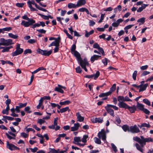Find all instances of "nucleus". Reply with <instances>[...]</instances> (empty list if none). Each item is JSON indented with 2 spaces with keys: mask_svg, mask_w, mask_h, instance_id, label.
<instances>
[{
  "mask_svg": "<svg viewBox=\"0 0 153 153\" xmlns=\"http://www.w3.org/2000/svg\"><path fill=\"white\" fill-rule=\"evenodd\" d=\"M94 30H91L89 32H88L87 31H86L85 36L86 37H88L90 35L94 33Z\"/></svg>",
  "mask_w": 153,
  "mask_h": 153,
  "instance_id": "2f4dec72",
  "label": "nucleus"
},
{
  "mask_svg": "<svg viewBox=\"0 0 153 153\" xmlns=\"http://www.w3.org/2000/svg\"><path fill=\"white\" fill-rule=\"evenodd\" d=\"M37 31L41 33H45L46 31L43 29H37Z\"/></svg>",
  "mask_w": 153,
  "mask_h": 153,
  "instance_id": "e2e57ef3",
  "label": "nucleus"
},
{
  "mask_svg": "<svg viewBox=\"0 0 153 153\" xmlns=\"http://www.w3.org/2000/svg\"><path fill=\"white\" fill-rule=\"evenodd\" d=\"M112 148L114 152H116L117 151V149L116 146L114 145V143H112L111 144Z\"/></svg>",
  "mask_w": 153,
  "mask_h": 153,
  "instance_id": "de8ad7c7",
  "label": "nucleus"
},
{
  "mask_svg": "<svg viewBox=\"0 0 153 153\" xmlns=\"http://www.w3.org/2000/svg\"><path fill=\"white\" fill-rule=\"evenodd\" d=\"M115 122L116 123L118 124H120V123L121 121L119 117H116Z\"/></svg>",
  "mask_w": 153,
  "mask_h": 153,
  "instance_id": "69168bd1",
  "label": "nucleus"
},
{
  "mask_svg": "<svg viewBox=\"0 0 153 153\" xmlns=\"http://www.w3.org/2000/svg\"><path fill=\"white\" fill-rule=\"evenodd\" d=\"M32 52V51L30 49H26L24 52V54H26L27 53H30Z\"/></svg>",
  "mask_w": 153,
  "mask_h": 153,
  "instance_id": "13d9d810",
  "label": "nucleus"
},
{
  "mask_svg": "<svg viewBox=\"0 0 153 153\" xmlns=\"http://www.w3.org/2000/svg\"><path fill=\"white\" fill-rule=\"evenodd\" d=\"M20 135L21 136L25 138L27 137L28 136V134H27L24 132L21 133L20 134Z\"/></svg>",
  "mask_w": 153,
  "mask_h": 153,
  "instance_id": "5fc2aeb1",
  "label": "nucleus"
},
{
  "mask_svg": "<svg viewBox=\"0 0 153 153\" xmlns=\"http://www.w3.org/2000/svg\"><path fill=\"white\" fill-rule=\"evenodd\" d=\"M27 105V103L25 102L24 103H19L18 104V107L20 108H23L24 107L26 106Z\"/></svg>",
  "mask_w": 153,
  "mask_h": 153,
  "instance_id": "58836bf2",
  "label": "nucleus"
},
{
  "mask_svg": "<svg viewBox=\"0 0 153 153\" xmlns=\"http://www.w3.org/2000/svg\"><path fill=\"white\" fill-rule=\"evenodd\" d=\"M76 115L77 117V121L81 122L84 120V117L81 115L79 112H78L76 113Z\"/></svg>",
  "mask_w": 153,
  "mask_h": 153,
  "instance_id": "dca6fc26",
  "label": "nucleus"
},
{
  "mask_svg": "<svg viewBox=\"0 0 153 153\" xmlns=\"http://www.w3.org/2000/svg\"><path fill=\"white\" fill-rule=\"evenodd\" d=\"M108 61H109V60L106 58H105L104 59L102 60V62L105 65H107Z\"/></svg>",
  "mask_w": 153,
  "mask_h": 153,
  "instance_id": "864d4df0",
  "label": "nucleus"
},
{
  "mask_svg": "<svg viewBox=\"0 0 153 153\" xmlns=\"http://www.w3.org/2000/svg\"><path fill=\"white\" fill-rule=\"evenodd\" d=\"M68 7L69 8H76L77 7V4L72 3H69L68 4Z\"/></svg>",
  "mask_w": 153,
  "mask_h": 153,
  "instance_id": "c756f323",
  "label": "nucleus"
},
{
  "mask_svg": "<svg viewBox=\"0 0 153 153\" xmlns=\"http://www.w3.org/2000/svg\"><path fill=\"white\" fill-rule=\"evenodd\" d=\"M71 102L70 101L67 100L63 102H60L59 103L61 105L68 104L70 103Z\"/></svg>",
  "mask_w": 153,
  "mask_h": 153,
  "instance_id": "ea45409f",
  "label": "nucleus"
},
{
  "mask_svg": "<svg viewBox=\"0 0 153 153\" xmlns=\"http://www.w3.org/2000/svg\"><path fill=\"white\" fill-rule=\"evenodd\" d=\"M143 102L149 106L151 105V103L147 99H143Z\"/></svg>",
  "mask_w": 153,
  "mask_h": 153,
  "instance_id": "72a5a7b5",
  "label": "nucleus"
},
{
  "mask_svg": "<svg viewBox=\"0 0 153 153\" xmlns=\"http://www.w3.org/2000/svg\"><path fill=\"white\" fill-rule=\"evenodd\" d=\"M78 62H79L80 65L82 68H83L85 71H87L88 70L86 68V66H88L89 64L86 59H84L83 60L80 59L79 60Z\"/></svg>",
  "mask_w": 153,
  "mask_h": 153,
  "instance_id": "39448f33",
  "label": "nucleus"
},
{
  "mask_svg": "<svg viewBox=\"0 0 153 153\" xmlns=\"http://www.w3.org/2000/svg\"><path fill=\"white\" fill-rule=\"evenodd\" d=\"M54 91H58L61 93H63L64 92V91L62 90L60 86L56 87L54 89Z\"/></svg>",
  "mask_w": 153,
  "mask_h": 153,
  "instance_id": "c85d7f7f",
  "label": "nucleus"
},
{
  "mask_svg": "<svg viewBox=\"0 0 153 153\" xmlns=\"http://www.w3.org/2000/svg\"><path fill=\"white\" fill-rule=\"evenodd\" d=\"M88 136L87 135H85L83 136V138L81 140V141L83 143H85L86 142V139L88 138Z\"/></svg>",
  "mask_w": 153,
  "mask_h": 153,
  "instance_id": "79ce46f5",
  "label": "nucleus"
},
{
  "mask_svg": "<svg viewBox=\"0 0 153 153\" xmlns=\"http://www.w3.org/2000/svg\"><path fill=\"white\" fill-rule=\"evenodd\" d=\"M148 67V66L147 65L143 66L140 67V69L141 70H145L147 69Z\"/></svg>",
  "mask_w": 153,
  "mask_h": 153,
  "instance_id": "680f3d73",
  "label": "nucleus"
},
{
  "mask_svg": "<svg viewBox=\"0 0 153 153\" xmlns=\"http://www.w3.org/2000/svg\"><path fill=\"white\" fill-rule=\"evenodd\" d=\"M122 127V129L125 131H129V127L126 125H123Z\"/></svg>",
  "mask_w": 153,
  "mask_h": 153,
  "instance_id": "c9c22d12",
  "label": "nucleus"
},
{
  "mask_svg": "<svg viewBox=\"0 0 153 153\" xmlns=\"http://www.w3.org/2000/svg\"><path fill=\"white\" fill-rule=\"evenodd\" d=\"M138 126L140 128H141L142 127H146L147 128H149L150 127V125L149 124H147L146 123H144L141 124V125H138Z\"/></svg>",
  "mask_w": 153,
  "mask_h": 153,
  "instance_id": "cd10ccee",
  "label": "nucleus"
},
{
  "mask_svg": "<svg viewBox=\"0 0 153 153\" xmlns=\"http://www.w3.org/2000/svg\"><path fill=\"white\" fill-rule=\"evenodd\" d=\"M71 53L76 57L78 61H79V60L81 58L80 53L77 51H74Z\"/></svg>",
  "mask_w": 153,
  "mask_h": 153,
  "instance_id": "f3484780",
  "label": "nucleus"
},
{
  "mask_svg": "<svg viewBox=\"0 0 153 153\" xmlns=\"http://www.w3.org/2000/svg\"><path fill=\"white\" fill-rule=\"evenodd\" d=\"M118 105L120 108H123L126 109L128 105L125 103L123 102H119Z\"/></svg>",
  "mask_w": 153,
  "mask_h": 153,
  "instance_id": "412c9836",
  "label": "nucleus"
},
{
  "mask_svg": "<svg viewBox=\"0 0 153 153\" xmlns=\"http://www.w3.org/2000/svg\"><path fill=\"white\" fill-rule=\"evenodd\" d=\"M94 140L95 142L97 144H100L101 143V141L100 139V138H98L97 137H95L94 138Z\"/></svg>",
  "mask_w": 153,
  "mask_h": 153,
  "instance_id": "e433bc0d",
  "label": "nucleus"
},
{
  "mask_svg": "<svg viewBox=\"0 0 153 153\" xmlns=\"http://www.w3.org/2000/svg\"><path fill=\"white\" fill-rule=\"evenodd\" d=\"M79 126L80 124L79 123H74V126L71 128V131H77L79 129Z\"/></svg>",
  "mask_w": 153,
  "mask_h": 153,
  "instance_id": "a211bd4d",
  "label": "nucleus"
},
{
  "mask_svg": "<svg viewBox=\"0 0 153 153\" xmlns=\"http://www.w3.org/2000/svg\"><path fill=\"white\" fill-rule=\"evenodd\" d=\"M137 71H134L132 74V78L134 80L136 79V76L137 74Z\"/></svg>",
  "mask_w": 153,
  "mask_h": 153,
  "instance_id": "09e8293b",
  "label": "nucleus"
},
{
  "mask_svg": "<svg viewBox=\"0 0 153 153\" xmlns=\"http://www.w3.org/2000/svg\"><path fill=\"white\" fill-rule=\"evenodd\" d=\"M37 51L39 54L45 56H49L51 54L52 52L51 50L48 51L47 50H42L40 48H38L37 50Z\"/></svg>",
  "mask_w": 153,
  "mask_h": 153,
  "instance_id": "423d86ee",
  "label": "nucleus"
},
{
  "mask_svg": "<svg viewBox=\"0 0 153 153\" xmlns=\"http://www.w3.org/2000/svg\"><path fill=\"white\" fill-rule=\"evenodd\" d=\"M100 74V73L99 71H97L95 74H93V77H94V79H96L99 76Z\"/></svg>",
  "mask_w": 153,
  "mask_h": 153,
  "instance_id": "3c124183",
  "label": "nucleus"
},
{
  "mask_svg": "<svg viewBox=\"0 0 153 153\" xmlns=\"http://www.w3.org/2000/svg\"><path fill=\"white\" fill-rule=\"evenodd\" d=\"M101 56L100 55H94L92 56L90 59V60L92 63H93L95 60H97L100 58L101 59Z\"/></svg>",
  "mask_w": 153,
  "mask_h": 153,
  "instance_id": "4468645a",
  "label": "nucleus"
},
{
  "mask_svg": "<svg viewBox=\"0 0 153 153\" xmlns=\"http://www.w3.org/2000/svg\"><path fill=\"white\" fill-rule=\"evenodd\" d=\"M27 42L30 44H33L36 42V40L34 39H30L27 41Z\"/></svg>",
  "mask_w": 153,
  "mask_h": 153,
  "instance_id": "0e129e2a",
  "label": "nucleus"
},
{
  "mask_svg": "<svg viewBox=\"0 0 153 153\" xmlns=\"http://www.w3.org/2000/svg\"><path fill=\"white\" fill-rule=\"evenodd\" d=\"M139 110L143 111L146 114H149L150 113V111L146 108H144V105L142 103L137 102L136 106Z\"/></svg>",
  "mask_w": 153,
  "mask_h": 153,
  "instance_id": "20e7f679",
  "label": "nucleus"
},
{
  "mask_svg": "<svg viewBox=\"0 0 153 153\" xmlns=\"http://www.w3.org/2000/svg\"><path fill=\"white\" fill-rule=\"evenodd\" d=\"M4 33L5 31H9L12 30V27H6L3 28Z\"/></svg>",
  "mask_w": 153,
  "mask_h": 153,
  "instance_id": "bf43d9fd",
  "label": "nucleus"
},
{
  "mask_svg": "<svg viewBox=\"0 0 153 153\" xmlns=\"http://www.w3.org/2000/svg\"><path fill=\"white\" fill-rule=\"evenodd\" d=\"M35 2L34 0H29L27 2V4L28 7L30 8V10L32 11H36V10L35 8L33 7L31 5L32 4L34 5L35 4Z\"/></svg>",
  "mask_w": 153,
  "mask_h": 153,
  "instance_id": "9b49d317",
  "label": "nucleus"
},
{
  "mask_svg": "<svg viewBox=\"0 0 153 153\" xmlns=\"http://www.w3.org/2000/svg\"><path fill=\"white\" fill-rule=\"evenodd\" d=\"M76 71L77 73H81L82 72V70L79 66H78L76 68Z\"/></svg>",
  "mask_w": 153,
  "mask_h": 153,
  "instance_id": "338daca9",
  "label": "nucleus"
},
{
  "mask_svg": "<svg viewBox=\"0 0 153 153\" xmlns=\"http://www.w3.org/2000/svg\"><path fill=\"white\" fill-rule=\"evenodd\" d=\"M93 47L94 48L98 49V51L101 53L102 56H105V53L103 48L100 47V45L97 43H95L93 46Z\"/></svg>",
  "mask_w": 153,
  "mask_h": 153,
  "instance_id": "9d476101",
  "label": "nucleus"
},
{
  "mask_svg": "<svg viewBox=\"0 0 153 153\" xmlns=\"http://www.w3.org/2000/svg\"><path fill=\"white\" fill-rule=\"evenodd\" d=\"M60 37H58L55 40V41L52 42L53 46H59V43L60 41Z\"/></svg>",
  "mask_w": 153,
  "mask_h": 153,
  "instance_id": "2eb2a0df",
  "label": "nucleus"
},
{
  "mask_svg": "<svg viewBox=\"0 0 153 153\" xmlns=\"http://www.w3.org/2000/svg\"><path fill=\"white\" fill-rule=\"evenodd\" d=\"M103 121V118L102 117L95 118L94 121V123H102Z\"/></svg>",
  "mask_w": 153,
  "mask_h": 153,
  "instance_id": "a878e982",
  "label": "nucleus"
},
{
  "mask_svg": "<svg viewBox=\"0 0 153 153\" xmlns=\"http://www.w3.org/2000/svg\"><path fill=\"white\" fill-rule=\"evenodd\" d=\"M30 149L31 150V151L33 152H35L38 150V149L36 147H35L33 148H30Z\"/></svg>",
  "mask_w": 153,
  "mask_h": 153,
  "instance_id": "774afa93",
  "label": "nucleus"
},
{
  "mask_svg": "<svg viewBox=\"0 0 153 153\" xmlns=\"http://www.w3.org/2000/svg\"><path fill=\"white\" fill-rule=\"evenodd\" d=\"M69 110V107H66L60 109V112L61 113L64 112Z\"/></svg>",
  "mask_w": 153,
  "mask_h": 153,
  "instance_id": "49530a36",
  "label": "nucleus"
},
{
  "mask_svg": "<svg viewBox=\"0 0 153 153\" xmlns=\"http://www.w3.org/2000/svg\"><path fill=\"white\" fill-rule=\"evenodd\" d=\"M126 109H128L130 113H134L136 110V107L135 105H133L131 107H130L128 105Z\"/></svg>",
  "mask_w": 153,
  "mask_h": 153,
  "instance_id": "6ab92c4d",
  "label": "nucleus"
},
{
  "mask_svg": "<svg viewBox=\"0 0 153 153\" xmlns=\"http://www.w3.org/2000/svg\"><path fill=\"white\" fill-rule=\"evenodd\" d=\"M86 3L85 0H79L77 2V7H79L85 5Z\"/></svg>",
  "mask_w": 153,
  "mask_h": 153,
  "instance_id": "aec40b11",
  "label": "nucleus"
},
{
  "mask_svg": "<svg viewBox=\"0 0 153 153\" xmlns=\"http://www.w3.org/2000/svg\"><path fill=\"white\" fill-rule=\"evenodd\" d=\"M107 112L111 116L114 117V110L111 108H105Z\"/></svg>",
  "mask_w": 153,
  "mask_h": 153,
  "instance_id": "5701e85b",
  "label": "nucleus"
},
{
  "mask_svg": "<svg viewBox=\"0 0 153 153\" xmlns=\"http://www.w3.org/2000/svg\"><path fill=\"white\" fill-rule=\"evenodd\" d=\"M23 19L27 20V21L25 20L22 21L21 23V25L25 27H27L30 25H32L35 22V21L32 19L29 18L26 15H25L22 17Z\"/></svg>",
  "mask_w": 153,
  "mask_h": 153,
  "instance_id": "f257e3e1",
  "label": "nucleus"
},
{
  "mask_svg": "<svg viewBox=\"0 0 153 153\" xmlns=\"http://www.w3.org/2000/svg\"><path fill=\"white\" fill-rule=\"evenodd\" d=\"M13 48L12 46H10L9 47H4L2 51V52H7L9 51V50L10 49Z\"/></svg>",
  "mask_w": 153,
  "mask_h": 153,
  "instance_id": "bb28decb",
  "label": "nucleus"
},
{
  "mask_svg": "<svg viewBox=\"0 0 153 153\" xmlns=\"http://www.w3.org/2000/svg\"><path fill=\"white\" fill-rule=\"evenodd\" d=\"M133 139L134 140L140 144V145L138 143H136L134 145L138 150L143 153L144 150L143 148L145 145H143V143L141 140L140 138L137 136H136L134 137Z\"/></svg>",
  "mask_w": 153,
  "mask_h": 153,
  "instance_id": "f03ea898",
  "label": "nucleus"
},
{
  "mask_svg": "<svg viewBox=\"0 0 153 153\" xmlns=\"http://www.w3.org/2000/svg\"><path fill=\"white\" fill-rule=\"evenodd\" d=\"M97 136L100 139L101 137L102 140L104 141L106 140V134L104 130H102L100 131L99 132Z\"/></svg>",
  "mask_w": 153,
  "mask_h": 153,
  "instance_id": "1a4fd4ad",
  "label": "nucleus"
},
{
  "mask_svg": "<svg viewBox=\"0 0 153 153\" xmlns=\"http://www.w3.org/2000/svg\"><path fill=\"white\" fill-rule=\"evenodd\" d=\"M5 134L6 135L7 137V138L10 140H11L12 139H15V137H13L12 136H11L8 133H6Z\"/></svg>",
  "mask_w": 153,
  "mask_h": 153,
  "instance_id": "052dcab7",
  "label": "nucleus"
},
{
  "mask_svg": "<svg viewBox=\"0 0 153 153\" xmlns=\"http://www.w3.org/2000/svg\"><path fill=\"white\" fill-rule=\"evenodd\" d=\"M129 131L133 133H138L140 132L139 128L136 125L130 126L129 128Z\"/></svg>",
  "mask_w": 153,
  "mask_h": 153,
  "instance_id": "0eeeda50",
  "label": "nucleus"
},
{
  "mask_svg": "<svg viewBox=\"0 0 153 153\" xmlns=\"http://www.w3.org/2000/svg\"><path fill=\"white\" fill-rule=\"evenodd\" d=\"M8 36L10 37L15 39H17L18 37V35H14L12 33H9Z\"/></svg>",
  "mask_w": 153,
  "mask_h": 153,
  "instance_id": "f704fd0d",
  "label": "nucleus"
},
{
  "mask_svg": "<svg viewBox=\"0 0 153 153\" xmlns=\"http://www.w3.org/2000/svg\"><path fill=\"white\" fill-rule=\"evenodd\" d=\"M49 153H58V152L59 151V149L56 150L54 149H52L49 148Z\"/></svg>",
  "mask_w": 153,
  "mask_h": 153,
  "instance_id": "473e14b6",
  "label": "nucleus"
},
{
  "mask_svg": "<svg viewBox=\"0 0 153 153\" xmlns=\"http://www.w3.org/2000/svg\"><path fill=\"white\" fill-rule=\"evenodd\" d=\"M116 87V84H114L110 88V91L108 92L109 94L110 95L111 94L112 92L115 90Z\"/></svg>",
  "mask_w": 153,
  "mask_h": 153,
  "instance_id": "393cba45",
  "label": "nucleus"
},
{
  "mask_svg": "<svg viewBox=\"0 0 153 153\" xmlns=\"http://www.w3.org/2000/svg\"><path fill=\"white\" fill-rule=\"evenodd\" d=\"M150 73V72L148 71H143L142 72V73L141 75V76H145L146 75L149 74Z\"/></svg>",
  "mask_w": 153,
  "mask_h": 153,
  "instance_id": "603ef678",
  "label": "nucleus"
},
{
  "mask_svg": "<svg viewBox=\"0 0 153 153\" xmlns=\"http://www.w3.org/2000/svg\"><path fill=\"white\" fill-rule=\"evenodd\" d=\"M117 100L119 102L124 101V97L123 96H118L117 97Z\"/></svg>",
  "mask_w": 153,
  "mask_h": 153,
  "instance_id": "a19ab883",
  "label": "nucleus"
},
{
  "mask_svg": "<svg viewBox=\"0 0 153 153\" xmlns=\"http://www.w3.org/2000/svg\"><path fill=\"white\" fill-rule=\"evenodd\" d=\"M145 18L144 17H143L139 19H138L137 21V22H141L142 24H143L145 21ZM141 24H139V25H140Z\"/></svg>",
  "mask_w": 153,
  "mask_h": 153,
  "instance_id": "4c0bfd02",
  "label": "nucleus"
},
{
  "mask_svg": "<svg viewBox=\"0 0 153 153\" xmlns=\"http://www.w3.org/2000/svg\"><path fill=\"white\" fill-rule=\"evenodd\" d=\"M23 49H16V50L13 52L12 55L13 56H16L22 53L23 52Z\"/></svg>",
  "mask_w": 153,
  "mask_h": 153,
  "instance_id": "ddd939ff",
  "label": "nucleus"
},
{
  "mask_svg": "<svg viewBox=\"0 0 153 153\" xmlns=\"http://www.w3.org/2000/svg\"><path fill=\"white\" fill-rule=\"evenodd\" d=\"M45 122V121L42 118V119H38L37 123L39 124L40 125H41Z\"/></svg>",
  "mask_w": 153,
  "mask_h": 153,
  "instance_id": "8fccbe9b",
  "label": "nucleus"
},
{
  "mask_svg": "<svg viewBox=\"0 0 153 153\" xmlns=\"http://www.w3.org/2000/svg\"><path fill=\"white\" fill-rule=\"evenodd\" d=\"M0 49H3L4 47L1 46V45L7 46L14 44L12 40L10 39H5L3 38H1L0 39Z\"/></svg>",
  "mask_w": 153,
  "mask_h": 153,
  "instance_id": "7ed1b4c3",
  "label": "nucleus"
},
{
  "mask_svg": "<svg viewBox=\"0 0 153 153\" xmlns=\"http://www.w3.org/2000/svg\"><path fill=\"white\" fill-rule=\"evenodd\" d=\"M81 141V140L80 137H74V141L73 143L76 144L78 143H79Z\"/></svg>",
  "mask_w": 153,
  "mask_h": 153,
  "instance_id": "4be33fe9",
  "label": "nucleus"
},
{
  "mask_svg": "<svg viewBox=\"0 0 153 153\" xmlns=\"http://www.w3.org/2000/svg\"><path fill=\"white\" fill-rule=\"evenodd\" d=\"M45 70V69L43 67H39L38 69H36V70L32 72V74L33 75L34 74L37 73L38 71H40V70Z\"/></svg>",
  "mask_w": 153,
  "mask_h": 153,
  "instance_id": "7c9ffc66",
  "label": "nucleus"
},
{
  "mask_svg": "<svg viewBox=\"0 0 153 153\" xmlns=\"http://www.w3.org/2000/svg\"><path fill=\"white\" fill-rule=\"evenodd\" d=\"M7 148L11 150H13L16 149L19 150V148L15 146L14 145L12 144L8 143L7 145Z\"/></svg>",
  "mask_w": 153,
  "mask_h": 153,
  "instance_id": "f8f14e48",
  "label": "nucleus"
},
{
  "mask_svg": "<svg viewBox=\"0 0 153 153\" xmlns=\"http://www.w3.org/2000/svg\"><path fill=\"white\" fill-rule=\"evenodd\" d=\"M140 137L141 140L143 142V145H146V142H153V139L151 137H149L147 138H144L143 136H141Z\"/></svg>",
  "mask_w": 153,
  "mask_h": 153,
  "instance_id": "6e6552de",
  "label": "nucleus"
},
{
  "mask_svg": "<svg viewBox=\"0 0 153 153\" xmlns=\"http://www.w3.org/2000/svg\"><path fill=\"white\" fill-rule=\"evenodd\" d=\"M76 49V46L75 44H73L72 45L71 48V53H72V52H74V51H76L75 49Z\"/></svg>",
  "mask_w": 153,
  "mask_h": 153,
  "instance_id": "4d7b16f0",
  "label": "nucleus"
},
{
  "mask_svg": "<svg viewBox=\"0 0 153 153\" xmlns=\"http://www.w3.org/2000/svg\"><path fill=\"white\" fill-rule=\"evenodd\" d=\"M105 15V14H102V13L101 14L100 19L98 22L99 23H100L102 22V20L104 19Z\"/></svg>",
  "mask_w": 153,
  "mask_h": 153,
  "instance_id": "6e6d98bb",
  "label": "nucleus"
},
{
  "mask_svg": "<svg viewBox=\"0 0 153 153\" xmlns=\"http://www.w3.org/2000/svg\"><path fill=\"white\" fill-rule=\"evenodd\" d=\"M63 31L66 33L67 36H68L69 38L71 39H73L72 36L68 33L66 29H64L63 30Z\"/></svg>",
  "mask_w": 153,
  "mask_h": 153,
  "instance_id": "c03bdc74",
  "label": "nucleus"
},
{
  "mask_svg": "<svg viewBox=\"0 0 153 153\" xmlns=\"http://www.w3.org/2000/svg\"><path fill=\"white\" fill-rule=\"evenodd\" d=\"M24 110L26 112L30 113L32 112V111L30 110V108L29 106H27L25 107L24 108Z\"/></svg>",
  "mask_w": 153,
  "mask_h": 153,
  "instance_id": "37998d69",
  "label": "nucleus"
},
{
  "mask_svg": "<svg viewBox=\"0 0 153 153\" xmlns=\"http://www.w3.org/2000/svg\"><path fill=\"white\" fill-rule=\"evenodd\" d=\"M110 95L109 94V93H108V92L105 93H102L101 94H100L99 96V97H106L107 96H108Z\"/></svg>",
  "mask_w": 153,
  "mask_h": 153,
  "instance_id": "a18cd8bd",
  "label": "nucleus"
},
{
  "mask_svg": "<svg viewBox=\"0 0 153 153\" xmlns=\"http://www.w3.org/2000/svg\"><path fill=\"white\" fill-rule=\"evenodd\" d=\"M140 86V88L139 91V92L141 91H143L146 90L147 87L148 86V84L147 83H146L143 85Z\"/></svg>",
  "mask_w": 153,
  "mask_h": 153,
  "instance_id": "b1692460",
  "label": "nucleus"
}]
</instances>
